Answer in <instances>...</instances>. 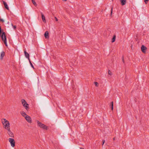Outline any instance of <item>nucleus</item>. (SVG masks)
I'll use <instances>...</instances> for the list:
<instances>
[{"label": "nucleus", "instance_id": "17", "mask_svg": "<svg viewBox=\"0 0 149 149\" xmlns=\"http://www.w3.org/2000/svg\"><path fill=\"white\" fill-rule=\"evenodd\" d=\"M32 2L33 4L35 6H37V4L36 3V2L34 0H32Z\"/></svg>", "mask_w": 149, "mask_h": 149}, {"label": "nucleus", "instance_id": "27", "mask_svg": "<svg viewBox=\"0 0 149 149\" xmlns=\"http://www.w3.org/2000/svg\"><path fill=\"white\" fill-rule=\"evenodd\" d=\"M122 61H123V63H124V58H123V57H122Z\"/></svg>", "mask_w": 149, "mask_h": 149}, {"label": "nucleus", "instance_id": "3", "mask_svg": "<svg viewBox=\"0 0 149 149\" xmlns=\"http://www.w3.org/2000/svg\"><path fill=\"white\" fill-rule=\"evenodd\" d=\"M38 125L40 127L43 128L44 129H47V127L44 124H43L39 122V121L37 122Z\"/></svg>", "mask_w": 149, "mask_h": 149}, {"label": "nucleus", "instance_id": "32", "mask_svg": "<svg viewBox=\"0 0 149 149\" xmlns=\"http://www.w3.org/2000/svg\"><path fill=\"white\" fill-rule=\"evenodd\" d=\"M115 138L114 137V138H113V140H115Z\"/></svg>", "mask_w": 149, "mask_h": 149}, {"label": "nucleus", "instance_id": "33", "mask_svg": "<svg viewBox=\"0 0 149 149\" xmlns=\"http://www.w3.org/2000/svg\"><path fill=\"white\" fill-rule=\"evenodd\" d=\"M112 1H113V0H112Z\"/></svg>", "mask_w": 149, "mask_h": 149}, {"label": "nucleus", "instance_id": "12", "mask_svg": "<svg viewBox=\"0 0 149 149\" xmlns=\"http://www.w3.org/2000/svg\"><path fill=\"white\" fill-rule=\"evenodd\" d=\"M5 55V52L3 51L1 53L0 59L2 60L3 59V56Z\"/></svg>", "mask_w": 149, "mask_h": 149}, {"label": "nucleus", "instance_id": "7", "mask_svg": "<svg viewBox=\"0 0 149 149\" xmlns=\"http://www.w3.org/2000/svg\"><path fill=\"white\" fill-rule=\"evenodd\" d=\"M25 118L29 123H31V120L30 117L28 116H26L25 117Z\"/></svg>", "mask_w": 149, "mask_h": 149}, {"label": "nucleus", "instance_id": "15", "mask_svg": "<svg viewBox=\"0 0 149 149\" xmlns=\"http://www.w3.org/2000/svg\"><path fill=\"white\" fill-rule=\"evenodd\" d=\"M115 39H116V36H115V35H114L113 36V38L112 39V42H115Z\"/></svg>", "mask_w": 149, "mask_h": 149}, {"label": "nucleus", "instance_id": "28", "mask_svg": "<svg viewBox=\"0 0 149 149\" xmlns=\"http://www.w3.org/2000/svg\"><path fill=\"white\" fill-rule=\"evenodd\" d=\"M55 19H56V21H58V19L57 18H56V17H55Z\"/></svg>", "mask_w": 149, "mask_h": 149}, {"label": "nucleus", "instance_id": "10", "mask_svg": "<svg viewBox=\"0 0 149 149\" xmlns=\"http://www.w3.org/2000/svg\"><path fill=\"white\" fill-rule=\"evenodd\" d=\"M3 3L4 4V6L8 10H9V8L8 7V6L7 5V3L4 1H3Z\"/></svg>", "mask_w": 149, "mask_h": 149}, {"label": "nucleus", "instance_id": "9", "mask_svg": "<svg viewBox=\"0 0 149 149\" xmlns=\"http://www.w3.org/2000/svg\"><path fill=\"white\" fill-rule=\"evenodd\" d=\"M24 53L25 54V56L29 60L30 58H29V54L26 51H24Z\"/></svg>", "mask_w": 149, "mask_h": 149}, {"label": "nucleus", "instance_id": "21", "mask_svg": "<svg viewBox=\"0 0 149 149\" xmlns=\"http://www.w3.org/2000/svg\"><path fill=\"white\" fill-rule=\"evenodd\" d=\"M94 84L96 86H98V83L97 82H94Z\"/></svg>", "mask_w": 149, "mask_h": 149}, {"label": "nucleus", "instance_id": "18", "mask_svg": "<svg viewBox=\"0 0 149 149\" xmlns=\"http://www.w3.org/2000/svg\"><path fill=\"white\" fill-rule=\"evenodd\" d=\"M111 109H112V110H113V101L111 102Z\"/></svg>", "mask_w": 149, "mask_h": 149}, {"label": "nucleus", "instance_id": "1", "mask_svg": "<svg viewBox=\"0 0 149 149\" xmlns=\"http://www.w3.org/2000/svg\"><path fill=\"white\" fill-rule=\"evenodd\" d=\"M1 36L2 40L4 42L5 45L6 46H7V43L6 38L5 34V33L3 31L1 35V36Z\"/></svg>", "mask_w": 149, "mask_h": 149}, {"label": "nucleus", "instance_id": "8", "mask_svg": "<svg viewBox=\"0 0 149 149\" xmlns=\"http://www.w3.org/2000/svg\"><path fill=\"white\" fill-rule=\"evenodd\" d=\"M147 49V48L146 47L143 45H142L141 47V50L142 52L143 53H145L146 52V50Z\"/></svg>", "mask_w": 149, "mask_h": 149}, {"label": "nucleus", "instance_id": "16", "mask_svg": "<svg viewBox=\"0 0 149 149\" xmlns=\"http://www.w3.org/2000/svg\"><path fill=\"white\" fill-rule=\"evenodd\" d=\"M21 114L22 116H23L24 117H25L26 116H25L26 115V114L25 113L24 111L22 112L21 113Z\"/></svg>", "mask_w": 149, "mask_h": 149}, {"label": "nucleus", "instance_id": "24", "mask_svg": "<svg viewBox=\"0 0 149 149\" xmlns=\"http://www.w3.org/2000/svg\"><path fill=\"white\" fill-rule=\"evenodd\" d=\"M148 0H144V1L146 4L148 3Z\"/></svg>", "mask_w": 149, "mask_h": 149}, {"label": "nucleus", "instance_id": "2", "mask_svg": "<svg viewBox=\"0 0 149 149\" xmlns=\"http://www.w3.org/2000/svg\"><path fill=\"white\" fill-rule=\"evenodd\" d=\"M21 102L23 106L27 110L29 109L28 104L26 102L24 99H22L21 100Z\"/></svg>", "mask_w": 149, "mask_h": 149}, {"label": "nucleus", "instance_id": "11", "mask_svg": "<svg viewBox=\"0 0 149 149\" xmlns=\"http://www.w3.org/2000/svg\"><path fill=\"white\" fill-rule=\"evenodd\" d=\"M44 36L45 37V38L46 39L48 38H49V32L48 31H47L45 32V34H44Z\"/></svg>", "mask_w": 149, "mask_h": 149}, {"label": "nucleus", "instance_id": "25", "mask_svg": "<svg viewBox=\"0 0 149 149\" xmlns=\"http://www.w3.org/2000/svg\"><path fill=\"white\" fill-rule=\"evenodd\" d=\"M1 27L0 26V36H1Z\"/></svg>", "mask_w": 149, "mask_h": 149}, {"label": "nucleus", "instance_id": "6", "mask_svg": "<svg viewBox=\"0 0 149 149\" xmlns=\"http://www.w3.org/2000/svg\"><path fill=\"white\" fill-rule=\"evenodd\" d=\"M8 133L10 137H14V136L13 134L11 131L10 129L9 128L8 130Z\"/></svg>", "mask_w": 149, "mask_h": 149}, {"label": "nucleus", "instance_id": "13", "mask_svg": "<svg viewBox=\"0 0 149 149\" xmlns=\"http://www.w3.org/2000/svg\"><path fill=\"white\" fill-rule=\"evenodd\" d=\"M120 1L122 6L125 5L126 2V0H120Z\"/></svg>", "mask_w": 149, "mask_h": 149}, {"label": "nucleus", "instance_id": "19", "mask_svg": "<svg viewBox=\"0 0 149 149\" xmlns=\"http://www.w3.org/2000/svg\"><path fill=\"white\" fill-rule=\"evenodd\" d=\"M29 63H30V64L31 65V66L33 68H34V66H33V65L32 64V63H31L30 60V59H29Z\"/></svg>", "mask_w": 149, "mask_h": 149}, {"label": "nucleus", "instance_id": "23", "mask_svg": "<svg viewBox=\"0 0 149 149\" xmlns=\"http://www.w3.org/2000/svg\"><path fill=\"white\" fill-rule=\"evenodd\" d=\"M108 73H109V74L110 75H111L112 74L111 72L109 70Z\"/></svg>", "mask_w": 149, "mask_h": 149}, {"label": "nucleus", "instance_id": "22", "mask_svg": "<svg viewBox=\"0 0 149 149\" xmlns=\"http://www.w3.org/2000/svg\"><path fill=\"white\" fill-rule=\"evenodd\" d=\"M12 26H13V28H14V29H15L16 28V26L15 25H14V26H13V24H12Z\"/></svg>", "mask_w": 149, "mask_h": 149}, {"label": "nucleus", "instance_id": "29", "mask_svg": "<svg viewBox=\"0 0 149 149\" xmlns=\"http://www.w3.org/2000/svg\"><path fill=\"white\" fill-rule=\"evenodd\" d=\"M112 9H111V15L112 14Z\"/></svg>", "mask_w": 149, "mask_h": 149}, {"label": "nucleus", "instance_id": "14", "mask_svg": "<svg viewBox=\"0 0 149 149\" xmlns=\"http://www.w3.org/2000/svg\"><path fill=\"white\" fill-rule=\"evenodd\" d=\"M41 16H42V21L44 22H45L46 20H45V16H44L43 14L42 13H41Z\"/></svg>", "mask_w": 149, "mask_h": 149}, {"label": "nucleus", "instance_id": "30", "mask_svg": "<svg viewBox=\"0 0 149 149\" xmlns=\"http://www.w3.org/2000/svg\"><path fill=\"white\" fill-rule=\"evenodd\" d=\"M63 1H66L67 0H62Z\"/></svg>", "mask_w": 149, "mask_h": 149}, {"label": "nucleus", "instance_id": "26", "mask_svg": "<svg viewBox=\"0 0 149 149\" xmlns=\"http://www.w3.org/2000/svg\"><path fill=\"white\" fill-rule=\"evenodd\" d=\"M102 145H103L105 142V140H103L102 141Z\"/></svg>", "mask_w": 149, "mask_h": 149}, {"label": "nucleus", "instance_id": "4", "mask_svg": "<svg viewBox=\"0 0 149 149\" xmlns=\"http://www.w3.org/2000/svg\"><path fill=\"white\" fill-rule=\"evenodd\" d=\"M9 141L10 142L11 146L13 147L15 146V141L14 139L11 138L9 139Z\"/></svg>", "mask_w": 149, "mask_h": 149}, {"label": "nucleus", "instance_id": "5", "mask_svg": "<svg viewBox=\"0 0 149 149\" xmlns=\"http://www.w3.org/2000/svg\"><path fill=\"white\" fill-rule=\"evenodd\" d=\"M3 125H4V127L6 129L8 130L10 128V123L9 122H7V123H3Z\"/></svg>", "mask_w": 149, "mask_h": 149}, {"label": "nucleus", "instance_id": "20", "mask_svg": "<svg viewBox=\"0 0 149 149\" xmlns=\"http://www.w3.org/2000/svg\"><path fill=\"white\" fill-rule=\"evenodd\" d=\"M3 120H4V122L3 123H7V122H9L8 121L6 120V119H3Z\"/></svg>", "mask_w": 149, "mask_h": 149}, {"label": "nucleus", "instance_id": "31", "mask_svg": "<svg viewBox=\"0 0 149 149\" xmlns=\"http://www.w3.org/2000/svg\"><path fill=\"white\" fill-rule=\"evenodd\" d=\"M80 148V149H84V148Z\"/></svg>", "mask_w": 149, "mask_h": 149}]
</instances>
